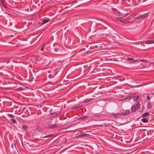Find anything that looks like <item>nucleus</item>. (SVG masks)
<instances>
[{"label": "nucleus", "mask_w": 154, "mask_h": 154, "mask_svg": "<svg viewBox=\"0 0 154 154\" xmlns=\"http://www.w3.org/2000/svg\"><path fill=\"white\" fill-rule=\"evenodd\" d=\"M147 16V15L146 14H145V15H142V16H141L140 17H140V19H143L145 17H146Z\"/></svg>", "instance_id": "obj_15"}, {"label": "nucleus", "mask_w": 154, "mask_h": 154, "mask_svg": "<svg viewBox=\"0 0 154 154\" xmlns=\"http://www.w3.org/2000/svg\"><path fill=\"white\" fill-rule=\"evenodd\" d=\"M136 106V107L137 108V109H138L139 108V107H140V104L139 103H138V102H137V103H136V106Z\"/></svg>", "instance_id": "obj_19"}, {"label": "nucleus", "mask_w": 154, "mask_h": 154, "mask_svg": "<svg viewBox=\"0 0 154 154\" xmlns=\"http://www.w3.org/2000/svg\"><path fill=\"white\" fill-rule=\"evenodd\" d=\"M125 100H130L131 99V97H128L124 99Z\"/></svg>", "instance_id": "obj_17"}, {"label": "nucleus", "mask_w": 154, "mask_h": 154, "mask_svg": "<svg viewBox=\"0 0 154 154\" xmlns=\"http://www.w3.org/2000/svg\"><path fill=\"white\" fill-rule=\"evenodd\" d=\"M129 114V110H126L125 111H124L121 112V115L123 116H126Z\"/></svg>", "instance_id": "obj_1"}, {"label": "nucleus", "mask_w": 154, "mask_h": 154, "mask_svg": "<svg viewBox=\"0 0 154 154\" xmlns=\"http://www.w3.org/2000/svg\"><path fill=\"white\" fill-rule=\"evenodd\" d=\"M45 44H44V45H43L42 47L41 48V51H43L44 50V47L45 46Z\"/></svg>", "instance_id": "obj_24"}, {"label": "nucleus", "mask_w": 154, "mask_h": 154, "mask_svg": "<svg viewBox=\"0 0 154 154\" xmlns=\"http://www.w3.org/2000/svg\"><path fill=\"white\" fill-rule=\"evenodd\" d=\"M7 116L8 117L12 118H14L15 117V116L14 115L9 114H7Z\"/></svg>", "instance_id": "obj_13"}, {"label": "nucleus", "mask_w": 154, "mask_h": 154, "mask_svg": "<svg viewBox=\"0 0 154 154\" xmlns=\"http://www.w3.org/2000/svg\"><path fill=\"white\" fill-rule=\"evenodd\" d=\"M146 44H150L154 43V40H147L145 42Z\"/></svg>", "instance_id": "obj_4"}, {"label": "nucleus", "mask_w": 154, "mask_h": 154, "mask_svg": "<svg viewBox=\"0 0 154 154\" xmlns=\"http://www.w3.org/2000/svg\"><path fill=\"white\" fill-rule=\"evenodd\" d=\"M147 97V99L148 100H150V97H149V96H147L146 97Z\"/></svg>", "instance_id": "obj_27"}, {"label": "nucleus", "mask_w": 154, "mask_h": 154, "mask_svg": "<svg viewBox=\"0 0 154 154\" xmlns=\"http://www.w3.org/2000/svg\"><path fill=\"white\" fill-rule=\"evenodd\" d=\"M153 95H154V92L153 93Z\"/></svg>", "instance_id": "obj_28"}, {"label": "nucleus", "mask_w": 154, "mask_h": 154, "mask_svg": "<svg viewBox=\"0 0 154 154\" xmlns=\"http://www.w3.org/2000/svg\"><path fill=\"white\" fill-rule=\"evenodd\" d=\"M89 117L87 116H83L79 118V119H81L82 120H85L86 119L88 118Z\"/></svg>", "instance_id": "obj_8"}, {"label": "nucleus", "mask_w": 154, "mask_h": 154, "mask_svg": "<svg viewBox=\"0 0 154 154\" xmlns=\"http://www.w3.org/2000/svg\"><path fill=\"white\" fill-rule=\"evenodd\" d=\"M133 60V59L132 58H128L127 59V60L128 61H132Z\"/></svg>", "instance_id": "obj_20"}, {"label": "nucleus", "mask_w": 154, "mask_h": 154, "mask_svg": "<svg viewBox=\"0 0 154 154\" xmlns=\"http://www.w3.org/2000/svg\"><path fill=\"white\" fill-rule=\"evenodd\" d=\"M53 135V134L47 135V136H44V137H42V138H45L48 137H51Z\"/></svg>", "instance_id": "obj_18"}, {"label": "nucleus", "mask_w": 154, "mask_h": 154, "mask_svg": "<svg viewBox=\"0 0 154 154\" xmlns=\"http://www.w3.org/2000/svg\"><path fill=\"white\" fill-rule=\"evenodd\" d=\"M145 61V60H135L134 61V62H139L140 61L144 62Z\"/></svg>", "instance_id": "obj_21"}, {"label": "nucleus", "mask_w": 154, "mask_h": 154, "mask_svg": "<svg viewBox=\"0 0 154 154\" xmlns=\"http://www.w3.org/2000/svg\"><path fill=\"white\" fill-rule=\"evenodd\" d=\"M22 128L23 129L26 130L27 129V127L26 125H23L22 126Z\"/></svg>", "instance_id": "obj_23"}, {"label": "nucleus", "mask_w": 154, "mask_h": 154, "mask_svg": "<svg viewBox=\"0 0 154 154\" xmlns=\"http://www.w3.org/2000/svg\"><path fill=\"white\" fill-rule=\"evenodd\" d=\"M11 121L13 123H16V120L14 119H11Z\"/></svg>", "instance_id": "obj_22"}, {"label": "nucleus", "mask_w": 154, "mask_h": 154, "mask_svg": "<svg viewBox=\"0 0 154 154\" xmlns=\"http://www.w3.org/2000/svg\"><path fill=\"white\" fill-rule=\"evenodd\" d=\"M147 107L148 108L150 109L151 108V103L149 102L147 104Z\"/></svg>", "instance_id": "obj_12"}, {"label": "nucleus", "mask_w": 154, "mask_h": 154, "mask_svg": "<svg viewBox=\"0 0 154 154\" xmlns=\"http://www.w3.org/2000/svg\"><path fill=\"white\" fill-rule=\"evenodd\" d=\"M87 135H88V134H81L80 135H79L78 137H83L84 136H86Z\"/></svg>", "instance_id": "obj_16"}, {"label": "nucleus", "mask_w": 154, "mask_h": 154, "mask_svg": "<svg viewBox=\"0 0 154 154\" xmlns=\"http://www.w3.org/2000/svg\"><path fill=\"white\" fill-rule=\"evenodd\" d=\"M137 109V108L135 106H132L131 108V110L133 112H135Z\"/></svg>", "instance_id": "obj_6"}, {"label": "nucleus", "mask_w": 154, "mask_h": 154, "mask_svg": "<svg viewBox=\"0 0 154 154\" xmlns=\"http://www.w3.org/2000/svg\"><path fill=\"white\" fill-rule=\"evenodd\" d=\"M39 61L41 64H45L46 63V60L45 59L42 58L39 60Z\"/></svg>", "instance_id": "obj_3"}, {"label": "nucleus", "mask_w": 154, "mask_h": 154, "mask_svg": "<svg viewBox=\"0 0 154 154\" xmlns=\"http://www.w3.org/2000/svg\"><path fill=\"white\" fill-rule=\"evenodd\" d=\"M91 99H87L86 100V101L87 102H90V101H91Z\"/></svg>", "instance_id": "obj_25"}, {"label": "nucleus", "mask_w": 154, "mask_h": 154, "mask_svg": "<svg viewBox=\"0 0 154 154\" xmlns=\"http://www.w3.org/2000/svg\"><path fill=\"white\" fill-rule=\"evenodd\" d=\"M139 96L138 95L136 97H133V100L134 101H137L139 99Z\"/></svg>", "instance_id": "obj_10"}, {"label": "nucleus", "mask_w": 154, "mask_h": 154, "mask_svg": "<svg viewBox=\"0 0 154 154\" xmlns=\"http://www.w3.org/2000/svg\"><path fill=\"white\" fill-rule=\"evenodd\" d=\"M149 115V112H146L142 115L143 117H146Z\"/></svg>", "instance_id": "obj_9"}, {"label": "nucleus", "mask_w": 154, "mask_h": 154, "mask_svg": "<svg viewBox=\"0 0 154 154\" xmlns=\"http://www.w3.org/2000/svg\"><path fill=\"white\" fill-rule=\"evenodd\" d=\"M117 20H118V21L121 22H123V23H125V20H124L123 19H122L120 18H117Z\"/></svg>", "instance_id": "obj_11"}, {"label": "nucleus", "mask_w": 154, "mask_h": 154, "mask_svg": "<svg viewBox=\"0 0 154 154\" xmlns=\"http://www.w3.org/2000/svg\"><path fill=\"white\" fill-rule=\"evenodd\" d=\"M142 121L144 123H147L148 122V120L144 118L142 119Z\"/></svg>", "instance_id": "obj_14"}, {"label": "nucleus", "mask_w": 154, "mask_h": 154, "mask_svg": "<svg viewBox=\"0 0 154 154\" xmlns=\"http://www.w3.org/2000/svg\"><path fill=\"white\" fill-rule=\"evenodd\" d=\"M59 125L57 124H55L50 126V128H54L58 127Z\"/></svg>", "instance_id": "obj_7"}, {"label": "nucleus", "mask_w": 154, "mask_h": 154, "mask_svg": "<svg viewBox=\"0 0 154 154\" xmlns=\"http://www.w3.org/2000/svg\"><path fill=\"white\" fill-rule=\"evenodd\" d=\"M54 50L55 51L57 52L59 50V49L58 48H55L54 49Z\"/></svg>", "instance_id": "obj_26"}, {"label": "nucleus", "mask_w": 154, "mask_h": 154, "mask_svg": "<svg viewBox=\"0 0 154 154\" xmlns=\"http://www.w3.org/2000/svg\"><path fill=\"white\" fill-rule=\"evenodd\" d=\"M50 20L48 18L47 19H43V21L42 23V25H43L47 23Z\"/></svg>", "instance_id": "obj_5"}, {"label": "nucleus", "mask_w": 154, "mask_h": 154, "mask_svg": "<svg viewBox=\"0 0 154 154\" xmlns=\"http://www.w3.org/2000/svg\"><path fill=\"white\" fill-rule=\"evenodd\" d=\"M112 115L115 118H118L120 117L121 112L119 113H113Z\"/></svg>", "instance_id": "obj_2"}]
</instances>
